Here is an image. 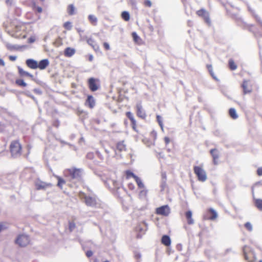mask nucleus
Masks as SVG:
<instances>
[{
    "label": "nucleus",
    "mask_w": 262,
    "mask_h": 262,
    "mask_svg": "<svg viewBox=\"0 0 262 262\" xmlns=\"http://www.w3.org/2000/svg\"><path fill=\"white\" fill-rule=\"evenodd\" d=\"M34 185L37 190L45 189L47 187L51 186V184L44 182L39 179L35 180Z\"/></svg>",
    "instance_id": "2eb2a0df"
},
{
    "label": "nucleus",
    "mask_w": 262,
    "mask_h": 262,
    "mask_svg": "<svg viewBox=\"0 0 262 262\" xmlns=\"http://www.w3.org/2000/svg\"><path fill=\"white\" fill-rule=\"evenodd\" d=\"M109 188L112 193L120 199L125 195L126 190L120 186V184L115 180H110L108 182Z\"/></svg>",
    "instance_id": "f257e3e1"
},
{
    "label": "nucleus",
    "mask_w": 262,
    "mask_h": 262,
    "mask_svg": "<svg viewBox=\"0 0 262 262\" xmlns=\"http://www.w3.org/2000/svg\"><path fill=\"white\" fill-rule=\"evenodd\" d=\"M93 58V56H92V55H91V56H90V57H89V60H90V61H92Z\"/></svg>",
    "instance_id": "13d9d810"
},
{
    "label": "nucleus",
    "mask_w": 262,
    "mask_h": 262,
    "mask_svg": "<svg viewBox=\"0 0 262 262\" xmlns=\"http://www.w3.org/2000/svg\"><path fill=\"white\" fill-rule=\"evenodd\" d=\"M15 83L20 86L26 87L27 86L26 83L24 82L23 79H17L15 81Z\"/></svg>",
    "instance_id": "e433bc0d"
},
{
    "label": "nucleus",
    "mask_w": 262,
    "mask_h": 262,
    "mask_svg": "<svg viewBox=\"0 0 262 262\" xmlns=\"http://www.w3.org/2000/svg\"><path fill=\"white\" fill-rule=\"evenodd\" d=\"M63 27L67 30H70L72 29V25L70 21H66L63 24Z\"/></svg>",
    "instance_id": "ea45409f"
},
{
    "label": "nucleus",
    "mask_w": 262,
    "mask_h": 262,
    "mask_svg": "<svg viewBox=\"0 0 262 262\" xmlns=\"http://www.w3.org/2000/svg\"><path fill=\"white\" fill-rule=\"evenodd\" d=\"M257 174L259 176H262V167H259L257 169Z\"/></svg>",
    "instance_id": "603ef678"
},
{
    "label": "nucleus",
    "mask_w": 262,
    "mask_h": 262,
    "mask_svg": "<svg viewBox=\"0 0 262 262\" xmlns=\"http://www.w3.org/2000/svg\"><path fill=\"white\" fill-rule=\"evenodd\" d=\"M164 141L165 142V143L166 145H168L170 143V139L168 137H165L164 138Z\"/></svg>",
    "instance_id": "8fccbe9b"
},
{
    "label": "nucleus",
    "mask_w": 262,
    "mask_h": 262,
    "mask_svg": "<svg viewBox=\"0 0 262 262\" xmlns=\"http://www.w3.org/2000/svg\"><path fill=\"white\" fill-rule=\"evenodd\" d=\"M161 243L166 246H169L171 244V240L169 236L164 235L162 237Z\"/></svg>",
    "instance_id": "393cba45"
},
{
    "label": "nucleus",
    "mask_w": 262,
    "mask_h": 262,
    "mask_svg": "<svg viewBox=\"0 0 262 262\" xmlns=\"http://www.w3.org/2000/svg\"><path fill=\"white\" fill-rule=\"evenodd\" d=\"M85 105L89 108H93L95 105V101L92 95H88L85 101Z\"/></svg>",
    "instance_id": "6ab92c4d"
},
{
    "label": "nucleus",
    "mask_w": 262,
    "mask_h": 262,
    "mask_svg": "<svg viewBox=\"0 0 262 262\" xmlns=\"http://www.w3.org/2000/svg\"><path fill=\"white\" fill-rule=\"evenodd\" d=\"M18 72H19V75L21 76H27V77H30L31 78H33V76L32 75H31L28 72L25 71L22 69L19 68Z\"/></svg>",
    "instance_id": "c756f323"
},
{
    "label": "nucleus",
    "mask_w": 262,
    "mask_h": 262,
    "mask_svg": "<svg viewBox=\"0 0 262 262\" xmlns=\"http://www.w3.org/2000/svg\"><path fill=\"white\" fill-rule=\"evenodd\" d=\"M210 154L213 158L214 164H216L217 163L218 159L219 158L218 150L215 148L212 149L210 150Z\"/></svg>",
    "instance_id": "5701e85b"
},
{
    "label": "nucleus",
    "mask_w": 262,
    "mask_h": 262,
    "mask_svg": "<svg viewBox=\"0 0 262 262\" xmlns=\"http://www.w3.org/2000/svg\"><path fill=\"white\" fill-rule=\"evenodd\" d=\"M229 114L230 117L233 119H236L238 118V115L236 114V111L233 108H231L229 109Z\"/></svg>",
    "instance_id": "c85d7f7f"
},
{
    "label": "nucleus",
    "mask_w": 262,
    "mask_h": 262,
    "mask_svg": "<svg viewBox=\"0 0 262 262\" xmlns=\"http://www.w3.org/2000/svg\"><path fill=\"white\" fill-rule=\"evenodd\" d=\"M0 64L3 66H5V62L3 59H0Z\"/></svg>",
    "instance_id": "4d7b16f0"
},
{
    "label": "nucleus",
    "mask_w": 262,
    "mask_h": 262,
    "mask_svg": "<svg viewBox=\"0 0 262 262\" xmlns=\"http://www.w3.org/2000/svg\"><path fill=\"white\" fill-rule=\"evenodd\" d=\"M185 215L187 224L188 225H193L194 223V221L192 219V212L190 210H188L185 212Z\"/></svg>",
    "instance_id": "aec40b11"
},
{
    "label": "nucleus",
    "mask_w": 262,
    "mask_h": 262,
    "mask_svg": "<svg viewBox=\"0 0 262 262\" xmlns=\"http://www.w3.org/2000/svg\"><path fill=\"white\" fill-rule=\"evenodd\" d=\"M207 68L208 71L209 72L210 75L212 76H213L214 73L213 72V68H212V66L211 64H207Z\"/></svg>",
    "instance_id": "c03bdc74"
},
{
    "label": "nucleus",
    "mask_w": 262,
    "mask_h": 262,
    "mask_svg": "<svg viewBox=\"0 0 262 262\" xmlns=\"http://www.w3.org/2000/svg\"><path fill=\"white\" fill-rule=\"evenodd\" d=\"M67 11L70 15H72L75 13V7L73 5L70 4L68 6Z\"/></svg>",
    "instance_id": "473e14b6"
},
{
    "label": "nucleus",
    "mask_w": 262,
    "mask_h": 262,
    "mask_svg": "<svg viewBox=\"0 0 262 262\" xmlns=\"http://www.w3.org/2000/svg\"><path fill=\"white\" fill-rule=\"evenodd\" d=\"M49 64V62L48 59H45L40 60L38 63L37 68L41 70L45 69Z\"/></svg>",
    "instance_id": "4be33fe9"
},
{
    "label": "nucleus",
    "mask_w": 262,
    "mask_h": 262,
    "mask_svg": "<svg viewBox=\"0 0 262 262\" xmlns=\"http://www.w3.org/2000/svg\"><path fill=\"white\" fill-rule=\"evenodd\" d=\"M125 174H126V179H129L131 177H133L135 179V178L136 177H137V176L134 174V173L133 172H132L130 170H126L125 171Z\"/></svg>",
    "instance_id": "58836bf2"
},
{
    "label": "nucleus",
    "mask_w": 262,
    "mask_h": 262,
    "mask_svg": "<svg viewBox=\"0 0 262 262\" xmlns=\"http://www.w3.org/2000/svg\"><path fill=\"white\" fill-rule=\"evenodd\" d=\"M245 227L247 229H251L252 228V225L251 223L247 222L245 224Z\"/></svg>",
    "instance_id": "3c124183"
},
{
    "label": "nucleus",
    "mask_w": 262,
    "mask_h": 262,
    "mask_svg": "<svg viewBox=\"0 0 262 262\" xmlns=\"http://www.w3.org/2000/svg\"><path fill=\"white\" fill-rule=\"evenodd\" d=\"M142 189V190L139 192V195L140 198H145L147 196L148 190L144 188Z\"/></svg>",
    "instance_id": "4c0bfd02"
},
{
    "label": "nucleus",
    "mask_w": 262,
    "mask_h": 262,
    "mask_svg": "<svg viewBox=\"0 0 262 262\" xmlns=\"http://www.w3.org/2000/svg\"><path fill=\"white\" fill-rule=\"evenodd\" d=\"M75 227V225L74 223L71 222L69 223V228L70 229H72Z\"/></svg>",
    "instance_id": "5fc2aeb1"
},
{
    "label": "nucleus",
    "mask_w": 262,
    "mask_h": 262,
    "mask_svg": "<svg viewBox=\"0 0 262 262\" xmlns=\"http://www.w3.org/2000/svg\"><path fill=\"white\" fill-rule=\"evenodd\" d=\"M196 15L202 18L204 21L209 26L211 25V20L209 17V12L205 9H201L196 12Z\"/></svg>",
    "instance_id": "1a4fd4ad"
},
{
    "label": "nucleus",
    "mask_w": 262,
    "mask_h": 262,
    "mask_svg": "<svg viewBox=\"0 0 262 262\" xmlns=\"http://www.w3.org/2000/svg\"><path fill=\"white\" fill-rule=\"evenodd\" d=\"M32 9L35 12L40 13L42 11L41 7L37 6L35 3H34L32 5Z\"/></svg>",
    "instance_id": "c9c22d12"
},
{
    "label": "nucleus",
    "mask_w": 262,
    "mask_h": 262,
    "mask_svg": "<svg viewBox=\"0 0 262 262\" xmlns=\"http://www.w3.org/2000/svg\"><path fill=\"white\" fill-rule=\"evenodd\" d=\"M88 19L90 23L93 26H96L97 24V18L94 15H89L88 16Z\"/></svg>",
    "instance_id": "cd10ccee"
},
{
    "label": "nucleus",
    "mask_w": 262,
    "mask_h": 262,
    "mask_svg": "<svg viewBox=\"0 0 262 262\" xmlns=\"http://www.w3.org/2000/svg\"><path fill=\"white\" fill-rule=\"evenodd\" d=\"M75 53V50L73 48L68 47L64 51V55L67 57L72 56Z\"/></svg>",
    "instance_id": "b1692460"
},
{
    "label": "nucleus",
    "mask_w": 262,
    "mask_h": 262,
    "mask_svg": "<svg viewBox=\"0 0 262 262\" xmlns=\"http://www.w3.org/2000/svg\"><path fill=\"white\" fill-rule=\"evenodd\" d=\"M121 17L123 19H124L125 21H127L130 19V15L128 12L127 11H123L121 13Z\"/></svg>",
    "instance_id": "72a5a7b5"
},
{
    "label": "nucleus",
    "mask_w": 262,
    "mask_h": 262,
    "mask_svg": "<svg viewBox=\"0 0 262 262\" xmlns=\"http://www.w3.org/2000/svg\"><path fill=\"white\" fill-rule=\"evenodd\" d=\"M41 1H43L44 0H40Z\"/></svg>",
    "instance_id": "69168bd1"
},
{
    "label": "nucleus",
    "mask_w": 262,
    "mask_h": 262,
    "mask_svg": "<svg viewBox=\"0 0 262 262\" xmlns=\"http://www.w3.org/2000/svg\"><path fill=\"white\" fill-rule=\"evenodd\" d=\"M54 43L57 46H60L62 45V38L60 37H58L55 41Z\"/></svg>",
    "instance_id": "a19ab883"
},
{
    "label": "nucleus",
    "mask_w": 262,
    "mask_h": 262,
    "mask_svg": "<svg viewBox=\"0 0 262 262\" xmlns=\"http://www.w3.org/2000/svg\"><path fill=\"white\" fill-rule=\"evenodd\" d=\"M128 188L130 190H133L135 188L134 184L132 183H130L128 184Z\"/></svg>",
    "instance_id": "09e8293b"
},
{
    "label": "nucleus",
    "mask_w": 262,
    "mask_h": 262,
    "mask_svg": "<svg viewBox=\"0 0 262 262\" xmlns=\"http://www.w3.org/2000/svg\"><path fill=\"white\" fill-rule=\"evenodd\" d=\"M88 85L91 91L95 92L100 88V81L98 78L91 77L88 80Z\"/></svg>",
    "instance_id": "0eeeda50"
},
{
    "label": "nucleus",
    "mask_w": 262,
    "mask_h": 262,
    "mask_svg": "<svg viewBox=\"0 0 262 262\" xmlns=\"http://www.w3.org/2000/svg\"><path fill=\"white\" fill-rule=\"evenodd\" d=\"M228 64L229 68L231 70L233 71L237 69V66L232 59H229Z\"/></svg>",
    "instance_id": "2f4dec72"
},
{
    "label": "nucleus",
    "mask_w": 262,
    "mask_h": 262,
    "mask_svg": "<svg viewBox=\"0 0 262 262\" xmlns=\"http://www.w3.org/2000/svg\"><path fill=\"white\" fill-rule=\"evenodd\" d=\"M95 164L98 165L99 164V162H95Z\"/></svg>",
    "instance_id": "e2e57ef3"
},
{
    "label": "nucleus",
    "mask_w": 262,
    "mask_h": 262,
    "mask_svg": "<svg viewBox=\"0 0 262 262\" xmlns=\"http://www.w3.org/2000/svg\"><path fill=\"white\" fill-rule=\"evenodd\" d=\"M86 158L88 159L92 160L94 158V154L93 152H89L86 155Z\"/></svg>",
    "instance_id": "a18cd8bd"
},
{
    "label": "nucleus",
    "mask_w": 262,
    "mask_h": 262,
    "mask_svg": "<svg viewBox=\"0 0 262 262\" xmlns=\"http://www.w3.org/2000/svg\"><path fill=\"white\" fill-rule=\"evenodd\" d=\"M55 178L58 180V183L57 184V186L59 187L60 188L62 189V186L64 184H66V181L64 179H63L62 178H61L59 176H56Z\"/></svg>",
    "instance_id": "bb28decb"
},
{
    "label": "nucleus",
    "mask_w": 262,
    "mask_h": 262,
    "mask_svg": "<svg viewBox=\"0 0 262 262\" xmlns=\"http://www.w3.org/2000/svg\"><path fill=\"white\" fill-rule=\"evenodd\" d=\"M143 4L146 7H151L152 6V3L150 0H145Z\"/></svg>",
    "instance_id": "37998d69"
},
{
    "label": "nucleus",
    "mask_w": 262,
    "mask_h": 262,
    "mask_svg": "<svg viewBox=\"0 0 262 262\" xmlns=\"http://www.w3.org/2000/svg\"><path fill=\"white\" fill-rule=\"evenodd\" d=\"M132 36L133 38L134 41L138 44V45H141L142 43V40L139 37L138 34L136 33V32H134L132 33Z\"/></svg>",
    "instance_id": "a878e982"
},
{
    "label": "nucleus",
    "mask_w": 262,
    "mask_h": 262,
    "mask_svg": "<svg viewBox=\"0 0 262 262\" xmlns=\"http://www.w3.org/2000/svg\"><path fill=\"white\" fill-rule=\"evenodd\" d=\"M162 176L163 178L166 179V176L165 173L163 174Z\"/></svg>",
    "instance_id": "bf43d9fd"
},
{
    "label": "nucleus",
    "mask_w": 262,
    "mask_h": 262,
    "mask_svg": "<svg viewBox=\"0 0 262 262\" xmlns=\"http://www.w3.org/2000/svg\"><path fill=\"white\" fill-rule=\"evenodd\" d=\"M93 255V252L92 251H87L86 252V255L87 256V257H90L91 256H92Z\"/></svg>",
    "instance_id": "864d4df0"
},
{
    "label": "nucleus",
    "mask_w": 262,
    "mask_h": 262,
    "mask_svg": "<svg viewBox=\"0 0 262 262\" xmlns=\"http://www.w3.org/2000/svg\"><path fill=\"white\" fill-rule=\"evenodd\" d=\"M136 113L138 117L145 119L146 117V114L145 111L143 109V107L141 104H137L136 106Z\"/></svg>",
    "instance_id": "dca6fc26"
},
{
    "label": "nucleus",
    "mask_w": 262,
    "mask_h": 262,
    "mask_svg": "<svg viewBox=\"0 0 262 262\" xmlns=\"http://www.w3.org/2000/svg\"><path fill=\"white\" fill-rule=\"evenodd\" d=\"M258 262H262V260H260Z\"/></svg>",
    "instance_id": "0e129e2a"
},
{
    "label": "nucleus",
    "mask_w": 262,
    "mask_h": 262,
    "mask_svg": "<svg viewBox=\"0 0 262 262\" xmlns=\"http://www.w3.org/2000/svg\"><path fill=\"white\" fill-rule=\"evenodd\" d=\"M11 1V0H6V2L8 3L9 2Z\"/></svg>",
    "instance_id": "680f3d73"
},
{
    "label": "nucleus",
    "mask_w": 262,
    "mask_h": 262,
    "mask_svg": "<svg viewBox=\"0 0 262 262\" xmlns=\"http://www.w3.org/2000/svg\"><path fill=\"white\" fill-rule=\"evenodd\" d=\"M1 126V123H0V126Z\"/></svg>",
    "instance_id": "338daca9"
},
{
    "label": "nucleus",
    "mask_w": 262,
    "mask_h": 262,
    "mask_svg": "<svg viewBox=\"0 0 262 262\" xmlns=\"http://www.w3.org/2000/svg\"><path fill=\"white\" fill-rule=\"evenodd\" d=\"M87 43L91 46L95 51L99 50V46L96 41L92 38H88L86 40Z\"/></svg>",
    "instance_id": "412c9836"
},
{
    "label": "nucleus",
    "mask_w": 262,
    "mask_h": 262,
    "mask_svg": "<svg viewBox=\"0 0 262 262\" xmlns=\"http://www.w3.org/2000/svg\"><path fill=\"white\" fill-rule=\"evenodd\" d=\"M156 214L163 216H167L170 213V208L168 205L157 208L155 211Z\"/></svg>",
    "instance_id": "9b49d317"
},
{
    "label": "nucleus",
    "mask_w": 262,
    "mask_h": 262,
    "mask_svg": "<svg viewBox=\"0 0 262 262\" xmlns=\"http://www.w3.org/2000/svg\"><path fill=\"white\" fill-rule=\"evenodd\" d=\"M9 59L11 61H15L16 60V57L14 56L10 55V56H9Z\"/></svg>",
    "instance_id": "6e6d98bb"
},
{
    "label": "nucleus",
    "mask_w": 262,
    "mask_h": 262,
    "mask_svg": "<svg viewBox=\"0 0 262 262\" xmlns=\"http://www.w3.org/2000/svg\"><path fill=\"white\" fill-rule=\"evenodd\" d=\"M126 117L130 120L133 129L137 132V124L134 115L130 112H127L125 114Z\"/></svg>",
    "instance_id": "f3484780"
},
{
    "label": "nucleus",
    "mask_w": 262,
    "mask_h": 262,
    "mask_svg": "<svg viewBox=\"0 0 262 262\" xmlns=\"http://www.w3.org/2000/svg\"><path fill=\"white\" fill-rule=\"evenodd\" d=\"M217 217V213L213 208L207 209L204 215L203 219L205 220H215Z\"/></svg>",
    "instance_id": "9d476101"
},
{
    "label": "nucleus",
    "mask_w": 262,
    "mask_h": 262,
    "mask_svg": "<svg viewBox=\"0 0 262 262\" xmlns=\"http://www.w3.org/2000/svg\"><path fill=\"white\" fill-rule=\"evenodd\" d=\"M78 197L88 206L94 207L97 205V199L94 195H89L82 191H80Z\"/></svg>",
    "instance_id": "39448f33"
},
{
    "label": "nucleus",
    "mask_w": 262,
    "mask_h": 262,
    "mask_svg": "<svg viewBox=\"0 0 262 262\" xmlns=\"http://www.w3.org/2000/svg\"><path fill=\"white\" fill-rule=\"evenodd\" d=\"M30 242L29 238L25 235H20L16 239L15 243L20 247L27 246Z\"/></svg>",
    "instance_id": "ddd939ff"
},
{
    "label": "nucleus",
    "mask_w": 262,
    "mask_h": 262,
    "mask_svg": "<svg viewBox=\"0 0 262 262\" xmlns=\"http://www.w3.org/2000/svg\"><path fill=\"white\" fill-rule=\"evenodd\" d=\"M156 118H157V120L159 125L162 128H163V122H162L161 117L159 115H157L156 117Z\"/></svg>",
    "instance_id": "79ce46f5"
},
{
    "label": "nucleus",
    "mask_w": 262,
    "mask_h": 262,
    "mask_svg": "<svg viewBox=\"0 0 262 262\" xmlns=\"http://www.w3.org/2000/svg\"><path fill=\"white\" fill-rule=\"evenodd\" d=\"M135 180L139 188L142 189L144 188V185L142 183L141 180L139 178H138V177H136L135 178Z\"/></svg>",
    "instance_id": "f704fd0d"
},
{
    "label": "nucleus",
    "mask_w": 262,
    "mask_h": 262,
    "mask_svg": "<svg viewBox=\"0 0 262 262\" xmlns=\"http://www.w3.org/2000/svg\"><path fill=\"white\" fill-rule=\"evenodd\" d=\"M255 206L259 210H262V199H255L254 200Z\"/></svg>",
    "instance_id": "7c9ffc66"
},
{
    "label": "nucleus",
    "mask_w": 262,
    "mask_h": 262,
    "mask_svg": "<svg viewBox=\"0 0 262 262\" xmlns=\"http://www.w3.org/2000/svg\"><path fill=\"white\" fill-rule=\"evenodd\" d=\"M64 175L66 177L70 178L71 180H77L78 182L82 181L83 170L81 168L72 167L65 169Z\"/></svg>",
    "instance_id": "7ed1b4c3"
},
{
    "label": "nucleus",
    "mask_w": 262,
    "mask_h": 262,
    "mask_svg": "<svg viewBox=\"0 0 262 262\" xmlns=\"http://www.w3.org/2000/svg\"><path fill=\"white\" fill-rule=\"evenodd\" d=\"M241 87L244 95L250 94L252 92L253 83L250 80H244L241 84Z\"/></svg>",
    "instance_id": "f8f14e48"
},
{
    "label": "nucleus",
    "mask_w": 262,
    "mask_h": 262,
    "mask_svg": "<svg viewBox=\"0 0 262 262\" xmlns=\"http://www.w3.org/2000/svg\"><path fill=\"white\" fill-rule=\"evenodd\" d=\"M26 65L30 69H36L38 67V62L32 59H28L26 61Z\"/></svg>",
    "instance_id": "a211bd4d"
},
{
    "label": "nucleus",
    "mask_w": 262,
    "mask_h": 262,
    "mask_svg": "<svg viewBox=\"0 0 262 262\" xmlns=\"http://www.w3.org/2000/svg\"><path fill=\"white\" fill-rule=\"evenodd\" d=\"M127 149L126 145L124 141L118 142L116 144L115 148L114 149L115 153L120 154L122 152L125 151Z\"/></svg>",
    "instance_id": "4468645a"
},
{
    "label": "nucleus",
    "mask_w": 262,
    "mask_h": 262,
    "mask_svg": "<svg viewBox=\"0 0 262 262\" xmlns=\"http://www.w3.org/2000/svg\"><path fill=\"white\" fill-rule=\"evenodd\" d=\"M150 30H152H152H153V29H153V27H152V26L150 27Z\"/></svg>",
    "instance_id": "052dcab7"
},
{
    "label": "nucleus",
    "mask_w": 262,
    "mask_h": 262,
    "mask_svg": "<svg viewBox=\"0 0 262 262\" xmlns=\"http://www.w3.org/2000/svg\"><path fill=\"white\" fill-rule=\"evenodd\" d=\"M193 171L198 180L200 182H205L207 179L206 172L203 168V165L194 166Z\"/></svg>",
    "instance_id": "423d86ee"
},
{
    "label": "nucleus",
    "mask_w": 262,
    "mask_h": 262,
    "mask_svg": "<svg viewBox=\"0 0 262 262\" xmlns=\"http://www.w3.org/2000/svg\"><path fill=\"white\" fill-rule=\"evenodd\" d=\"M243 253L245 260L248 262H254L256 260L255 255L254 252L247 246L243 247Z\"/></svg>",
    "instance_id": "6e6552de"
},
{
    "label": "nucleus",
    "mask_w": 262,
    "mask_h": 262,
    "mask_svg": "<svg viewBox=\"0 0 262 262\" xmlns=\"http://www.w3.org/2000/svg\"><path fill=\"white\" fill-rule=\"evenodd\" d=\"M103 47L104 48V49L106 51L107 50H109L110 49V45L108 44V43L106 42H104L103 43Z\"/></svg>",
    "instance_id": "49530a36"
},
{
    "label": "nucleus",
    "mask_w": 262,
    "mask_h": 262,
    "mask_svg": "<svg viewBox=\"0 0 262 262\" xmlns=\"http://www.w3.org/2000/svg\"><path fill=\"white\" fill-rule=\"evenodd\" d=\"M11 155L13 158L20 157L23 151V146L19 140H13L11 142L9 146Z\"/></svg>",
    "instance_id": "20e7f679"
},
{
    "label": "nucleus",
    "mask_w": 262,
    "mask_h": 262,
    "mask_svg": "<svg viewBox=\"0 0 262 262\" xmlns=\"http://www.w3.org/2000/svg\"><path fill=\"white\" fill-rule=\"evenodd\" d=\"M7 227L6 223H0V229H5Z\"/></svg>",
    "instance_id": "de8ad7c7"
},
{
    "label": "nucleus",
    "mask_w": 262,
    "mask_h": 262,
    "mask_svg": "<svg viewBox=\"0 0 262 262\" xmlns=\"http://www.w3.org/2000/svg\"><path fill=\"white\" fill-rule=\"evenodd\" d=\"M13 31L15 35L20 38H26L27 35V25L26 23L16 21L13 23Z\"/></svg>",
    "instance_id": "f03ea898"
}]
</instances>
